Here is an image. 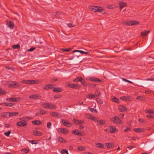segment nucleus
I'll return each instance as SVG.
<instances>
[{"instance_id":"54","label":"nucleus","mask_w":154,"mask_h":154,"mask_svg":"<svg viewBox=\"0 0 154 154\" xmlns=\"http://www.w3.org/2000/svg\"><path fill=\"white\" fill-rule=\"evenodd\" d=\"M115 7L114 5H108L107 6V8L108 9H112Z\"/></svg>"},{"instance_id":"37","label":"nucleus","mask_w":154,"mask_h":154,"mask_svg":"<svg viewBox=\"0 0 154 154\" xmlns=\"http://www.w3.org/2000/svg\"><path fill=\"white\" fill-rule=\"evenodd\" d=\"M6 93V91L3 89L0 88V95H5Z\"/></svg>"},{"instance_id":"26","label":"nucleus","mask_w":154,"mask_h":154,"mask_svg":"<svg viewBox=\"0 0 154 154\" xmlns=\"http://www.w3.org/2000/svg\"><path fill=\"white\" fill-rule=\"evenodd\" d=\"M57 139L58 141L60 143H65L66 142L63 137H58Z\"/></svg>"},{"instance_id":"62","label":"nucleus","mask_w":154,"mask_h":154,"mask_svg":"<svg viewBox=\"0 0 154 154\" xmlns=\"http://www.w3.org/2000/svg\"><path fill=\"white\" fill-rule=\"evenodd\" d=\"M136 99L140 100H142L143 99V97L140 96H138L137 97Z\"/></svg>"},{"instance_id":"47","label":"nucleus","mask_w":154,"mask_h":154,"mask_svg":"<svg viewBox=\"0 0 154 154\" xmlns=\"http://www.w3.org/2000/svg\"><path fill=\"white\" fill-rule=\"evenodd\" d=\"M72 49V48H69L66 49H61V50L65 52H68L70 51Z\"/></svg>"},{"instance_id":"5","label":"nucleus","mask_w":154,"mask_h":154,"mask_svg":"<svg viewBox=\"0 0 154 154\" xmlns=\"http://www.w3.org/2000/svg\"><path fill=\"white\" fill-rule=\"evenodd\" d=\"M86 80L96 82H100L101 81L97 78L93 77H88L86 78Z\"/></svg>"},{"instance_id":"9","label":"nucleus","mask_w":154,"mask_h":154,"mask_svg":"<svg viewBox=\"0 0 154 154\" xmlns=\"http://www.w3.org/2000/svg\"><path fill=\"white\" fill-rule=\"evenodd\" d=\"M57 131L58 133L63 134H67L68 133V131L65 128H58Z\"/></svg>"},{"instance_id":"64","label":"nucleus","mask_w":154,"mask_h":154,"mask_svg":"<svg viewBox=\"0 0 154 154\" xmlns=\"http://www.w3.org/2000/svg\"><path fill=\"white\" fill-rule=\"evenodd\" d=\"M14 104L12 103H9L8 106L9 107H11L14 105Z\"/></svg>"},{"instance_id":"57","label":"nucleus","mask_w":154,"mask_h":154,"mask_svg":"<svg viewBox=\"0 0 154 154\" xmlns=\"http://www.w3.org/2000/svg\"><path fill=\"white\" fill-rule=\"evenodd\" d=\"M138 121H139V122H140L141 123H143V122H145V120L143 119H138Z\"/></svg>"},{"instance_id":"50","label":"nucleus","mask_w":154,"mask_h":154,"mask_svg":"<svg viewBox=\"0 0 154 154\" xmlns=\"http://www.w3.org/2000/svg\"><path fill=\"white\" fill-rule=\"evenodd\" d=\"M96 101L97 103L100 104H102L103 103V101L97 98L96 100Z\"/></svg>"},{"instance_id":"8","label":"nucleus","mask_w":154,"mask_h":154,"mask_svg":"<svg viewBox=\"0 0 154 154\" xmlns=\"http://www.w3.org/2000/svg\"><path fill=\"white\" fill-rule=\"evenodd\" d=\"M62 123L65 126L67 127H70L72 126V124L69 123L68 121L64 119L61 120Z\"/></svg>"},{"instance_id":"45","label":"nucleus","mask_w":154,"mask_h":154,"mask_svg":"<svg viewBox=\"0 0 154 154\" xmlns=\"http://www.w3.org/2000/svg\"><path fill=\"white\" fill-rule=\"evenodd\" d=\"M81 84L83 85L84 86H87V84L86 83L85 81L83 79V80H82V81H80Z\"/></svg>"},{"instance_id":"22","label":"nucleus","mask_w":154,"mask_h":154,"mask_svg":"<svg viewBox=\"0 0 154 154\" xmlns=\"http://www.w3.org/2000/svg\"><path fill=\"white\" fill-rule=\"evenodd\" d=\"M38 81L33 80H27V84H37Z\"/></svg>"},{"instance_id":"13","label":"nucleus","mask_w":154,"mask_h":154,"mask_svg":"<svg viewBox=\"0 0 154 154\" xmlns=\"http://www.w3.org/2000/svg\"><path fill=\"white\" fill-rule=\"evenodd\" d=\"M119 5L120 7V9L121 10L124 7L127 6V3L122 1H120L119 2Z\"/></svg>"},{"instance_id":"53","label":"nucleus","mask_w":154,"mask_h":154,"mask_svg":"<svg viewBox=\"0 0 154 154\" xmlns=\"http://www.w3.org/2000/svg\"><path fill=\"white\" fill-rule=\"evenodd\" d=\"M47 127L48 128H51V122H49L47 124Z\"/></svg>"},{"instance_id":"17","label":"nucleus","mask_w":154,"mask_h":154,"mask_svg":"<svg viewBox=\"0 0 154 154\" xmlns=\"http://www.w3.org/2000/svg\"><path fill=\"white\" fill-rule=\"evenodd\" d=\"M134 131L137 133L142 132L144 131V129L143 128H134Z\"/></svg>"},{"instance_id":"16","label":"nucleus","mask_w":154,"mask_h":154,"mask_svg":"<svg viewBox=\"0 0 154 154\" xmlns=\"http://www.w3.org/2000/svg\"><path fill=\"white\" fill-rule=\"evenodd\" d=\"M56 108L55 106L51 103H48L47 109H53Z\"/></svg>"},{"instance_id":"29","label":"nucleus","mask_w":154,"mask_h":154,"mask_svg":"<svg viewBox=\"0 0 154 154\" xmlns=\"http://www.w3.org/2000/svg\"><path fill=\"white\" fill-rule=\"evenodd\" d=\"M106 145L107 148H112L114 147V145L113 143H106Z\"/></svg>"},{"instance_id":"23","label":"nucleus","mask_w":154,"mask_h":154,"mask_svg":"<svg viewBox=\"0 0 154 154\" xmlns=\"http://www.w3.org/2000/svg\"><path fill=\"white\" fill-rule=\"evenodd\" d=\"M73 121L74 123L75 124H82L84 123L82 121L75 119H73Z\"/></svg>"},{"instance_id":"40","label":"nucleus","mask_w":154,"mask_h":154,"mask_svg":"<svg viewBox=\"0 0 154 154\" xmlns=\"http://www.w3.org/2000/svg\"><path fill=\"white\" fill-rule=\"evenodd\" d=\"M29 150L28 149L24 148L21 150V151H22L24 154H26L28 152Z\"/></svg>"},{"instance_id":"58","label":"nucleus","mask_w":154,"mask_h":154,"mask_svg":"<svg viewBox=\"0 0 154 154\" xmlns=\"http://www.w3.org/2000/svg\"><path fill=\"white\" fill-rule=\"evenodd\" d=\"M91 120H93L94 121H96L97 120V119L96 117L92 116L91 118Z\"/></svg>"},{"instance_id":"20","label":"nucleus","mask_w":154,"mask_h":154,"mask_svg":"<svg viewBox=\"0 0 154 154\" xmlns=\"http://www.w3.org/2000/svg\"><path fill=\"white\" fill-rule=\"evenodd\" d=\"M33 134L35 136H41L42 135V133L39 131L34 130L33 131Z\"/></svg>"},{"instance_id":"39","label":"nucleus","mask_w":154,"mask_h":154,"mask_svg":"<svg viewBox=\"0 0 154 154\" xmlns=\"http://www.w3.org/2000/svg\"><path fill=\"white\" fill-rule=\"evenodd\" d=\"M87 97V98H93L95 97H96L95 96L94 94H89L87 96H86Z\"/></svg>"},{"instance_id":"4","label":"nucleus","mask_w":154,"mask_h":154,"mask_svg":"<svg viewBox=\"0 0 154 154\" xmlns=\"http://www.w3.org/2000/svg\"><path fill=\"white\" fill-rule=\"evenodd\" d=\"M110 121L115 123L120 124L122 123V122L119 118L116 116H114L110 119Z\"/></svg>"},{"instance_id":"60","label":"nucleus","mask_w":154,"mask_h":154,"mask_svg":"<svg viewBox=\"0 0 154 154\" xmlns=\"http://www.w3.org/2000/svg\"><path fill=\"white\" fill-rule=\"evenodd\" d=\"M21 82L22 83L25 84H27V80H23L21 81Z\"/></svg>"},{"instance_id":"2","label":"nucleus","mask_w":154,"mask_h":154,"mask_svg":"<svg viewBox=\"0 0 154 154\" xmlns=\"http://www.w3.org/2000/svg\"><path fill=\"white\" fill-rule=\"evenodd\" d=\"M104 131L108 133H115L117 132L118 131L115 127L109 126L104 130Z\"/></svg>"},{"instance_id":"35","label":"nucleus","mask_w":154,"mask_h":154,"mask_svg":"<svg viewBox=\"0 0 154 154\" xmlns=\"http://www.w3.org/2000/svg\"><path fill=\"white\" fill-rule=\"evenodd\" d=\"M39 112L42 115L45 114L47 112L45 110L42 109H40L38 110Z\"/></svg>"},{"instance_id":"44","label":"nucleus","mask_w":154,"mask_h":154,"mask_svg":"<svg viewBox=\"0 0 154 154\" xmlns=\"http://www.w3.org/2000/svg\"><path fill=\"white\" fill-rule=\"evenodd\" d=\"M85 116L86 118L89 119H91V118L92 116L90 114L88 113H85Z\"/></svg>"},{"instance_id":"7","label":"nucleus","mask_w":154,"mask_h":154,"mask_svg":"<svg viewBox=\"0 0 154 154\" xmlns=\"http://www.w3.org/2000/svg\"><path fill=\"white\" fill-rule=\"evenodd\" d=\"M50 115L52 116L58 118L62 117V115L60 113L57 112H50Z\"/></svg>"},{"instance_id":"10","label":"nucleus","mask_w":154,"mask_h":154,"mask_svg":"<svg viewBox=\"0 0 154 154\" xmlns=\"http://www.w3.org/2000/svg\"><path fill=\"white\" fill-rule=\"evenodd\" d=\"M66 85H67L70 88L74 89H76V88L78 87L79 85V84H74L69 83H67Z\"/></svg>"},{"instance_id":"12","label":"nucleus","mask_w":154,"mask_h":154,"mask_svg":"<svg viewBox=\"0 0 154 154\" xmlns=\"http://www.w3.org/2000/svg\"><path fill=\"white\" fill-rule=\"evenodd\" d=\"M54 87V85L53 84H48L45 85L43 88L45 90H49L52 89Z\"/></svg>"},{"instance_id":"49","label":"nucleus","mask_w":154,"mask_h":154,"mask_svg":"<svg viewBox=\"0 0 154 154\" xmlns=\"http://www.w3.org/2000/svg\"><path fill=\"white\" fill-rule=\"evenodd\" d=\"M66 153L67 154H69L68 151L67 150L63 149L61 151V153L63 154Z\"/></svg>"},{"instance_id":"63","label":"nucleus","mask_w":154,"mask_h":154,"mask_svg":"<svg viewBox=\"0 0 154 154\" xmlns=\"http://www.w3.org/2000/svg\"><path fill=\"white\" fill-rule=\"evenodd\" d=\"M35 49V48H31L29 49L28 50V51H32L34 50Z\"/></svg>"},{"instance_id":"42","label":"nucleus","mask_w":154,"mask_h":154,"mask_svg":"<svg viewBox=\"0 0 154 154\" xmlns=\"http://www.w3.org/2000/svg\"><path fill=\"white\" fill-rule=\"evenodd\" d=\"M48 103H42V107L45 108L47 109Z\"/></svg>"},{"instance_id":"30","label":"nucleus","mask_w":154,"mask_h":154,"mask_svg":"<svg viewBox=\"0 0 154 154\" xmlns=\"http://www.w3.org/2000/svg\"><path fill=\"white\" fill-rule=\"evenodd\" d=\"M14 26V24L13 21H11L9 22L8 26L11 29H13Z\"/></svg>"},{"instance_id":"32","label":"nucleus","mask_w":154,"mask_h":154,"mask_svg":"<svg viewBox=\"0 0 154 154\" xmlns=\"http://www.w3.org/2000/svg\"><path fill=\"white\" fill-rule=\"evenodd\" d=\"M18 112H8L9 117L18 115Z\"/></svg>"},{"instance_id":"31","label":"nucleus","mask_w":154,"mask_h":154,"mask_svg":"<svg viewBox=\"0 0 154 154\" xmlns=\"http://www.w3.org/2000/svg\"><path fill=\"white\" fill-rule=\"evenodd\" d=\"M33 124L36 125H40L42 124V122L39 120H34L32 122Z\"/></svg>"},{"instance_id":"38","label":"nucleus","mask_w":154,"mask_h":154,"mask_svg":"<svg viewBox=\"0 0 154 154\" xmlns=\"http://www.w3.org/2000/svg\"><path fill=\"white\" fill-rule=\"evenodd\" d=\"M73 52H80L81 53H82V54H88V52H85L79 50H74Z\"/></svg>"},{"instance_id":"18","label":"nucleus","mask_w":154,"mask_h":154,"mask_svg":"<svg viewBox=\"0 0 154 154\" xmlns=\"http://www.w3.org/2000/svg\"><path fill=\"white\" fill-rule=\"evenodd\" d=\"M96 146L98 148H104V145L103 144L100 143H96Z\"/></svg>"},{"instance_id":"6","label":"nucleus","mask_w":154,"mask_h":154,"mask_svg":"<svg viewBox=\"0 0 154 154\" xmlns=\"http://www.w3.org/2000/svg\"><path fill=\"white\" fill-rule=\"evenodd\" d=\"M21 98H18L17 97H9L7 98L6 100L8 101L16 102L21 100Z\"/></svg>"},{"instance_id":"21","label":"nucleus","mask_w":154,"mask_h":154,"mask_svg":"<svg viewBox=\"0 0 154 154\" xmlns=\"http://www.w3.org/2000/svg\"><path fill=\"white\" fill-rule=\"evenodd\" d=\"M72 133L75 135H78L79 136H81L82 135V133L80 132H79V130L78 129L73 130Z\"/></svg>"},{"instance_id":"27","label":"nucleus","mask_w":154,"mask_h":154,"mask_svg":"<svg viewBox=\"0 0 154 154\" xmlns=\"http://www.w3.org/2000/svg\"><path fill=\"white\" fill-rule=\"evenodd\" d=\"M83 80V78L80 76L78 77H77L75 78L73 80V81L75 82H79L82 81V80Z\"/></svg>"},{"instance_id":"24","label":"nucleus","mask_w":154,"mask_h":154,"mask_svg":"<svg viewBox=\"0 0 154 154\" xmlns=\"http://www.w3.org/2000/svg\"><path fill=\"white\" fill-rule=\"evenodd\" d=\"M150 32L149 30H145L141 32V34L142 36H146Z\"/></svg>"},{"instance_id":"51","label":"nucleus","mask_w":154,"mask_h":154,"mask_svg":"<svg viewBox=\"0 0 154 154\" xmlns=\"http://www.w3.org/2000/svg\"><path fill=\"white\" fill-rule=\"evenodd\" d=\"M12 47L14 49H17L19 47H20V45L19 44L14 45L12 46Z\"/></svg>"},{"instance_id":"33","label":"nucleus","mask_w":154,"mask_h":154,"mask_svg":"<svg viewBox=\"0 0 154 154\" xmlns=\"http://www.w3.org/2000/svg\"><path fill=\"white\" fill-rule=\"evenodd\" d=\"M29 97L32 99H37L38 98V96L37 94H33L30 95Z\"/></svg>"},{"instance_id":"3","label":"nucleus","mask_w":154,"mask_h":154,"mask_svg":"<svg viewBox=\"0 0 154 154\" xmlns=\"http://www.w3.org/2000/svg\"><path fill=\"white\" fill-rule=\"evenodd\" d=\"M139 23L135 20L127 21L124 22L123 24L126 26H133L137 25Z\"/></svg>"},{"instance_id":"14","label":"nucleus","mask_w":154,"mask_h":154,"mask_svg":"<svg viewBox=\"0 0 154 154\" xmlns=\"http://www.w3.org/2000/svg\"><path fill=\"white\" fill-rule=\"evenodd\" d=\"M7 84L11 86L17 85V86L19 87L20 85H18V83L16 82L10 81L7 82Z\"/></svg>"},{"instance_id":"59","label":"nucleus","mask_w":154,"mask_h":154,"mask_svg":"<svg viewBox=\"0 0 154 154\" xmlns=\"http://www.w3.org/2000/svg\"><path fill=\"white\" fill-rule=\"evenodd\" d=\"M54 98L56 99L58 98H60L61 97V96L58 94L54 96Z\"/></svg>"},{"instance_id":"25","label":"nucleus","mask_w":154,"mask_h":154,"mask_svg":"<svg viewBox=\"0 0 154 154\" xmlns=\"http://www.w3.org/2000/svg\"><path fill=\"white\" fill-rule=\"evenodd\" d=\"M0 116L2 118L8 117H9L8 112H2L1 113Z\"/></svg>"},{"instance_id":"28","label":"nucleus","mask_w":154,"mask_h":154,"mask_svg":"<svg viewBox=\"0 0 154 154\" xmlns=\"http://www.w3.org/2000/svg\"><path fill=\"white\" fill-rule=\"evenodd\" d=\"M53 91L56 92H60L62 91V89L60 88H54Z\"/></svg>"},{"instance_id":"19","label":"nucleus","mask_w":154,"mask_h":154,"mask_svg":"<svg viewBox=\"0 0 154 154\" xmlns=\"http://www.w3.org/2000/svg\"><path fill=\"white\" fill-rule=\"evenodd\" d=\"M106 124V121L104 120H98L97 121V124L98 125H103Z\"/></svg>"},{"instance_id":"52","label":"nucleus","mask_w":154,"mask_h":154,"mask_svg":"<svg viewBox=\"0 0 154 154\" xmlns=\"http://www.w3.org/2000/svg\"><path fill=\"white\" fill-rule=\"evenodd\" d=\"M99 94H100L99 91H98V90H97L95 91V94H94V95L96 97H98L99 95Z\"/></svg>"},{"instance_id":"34","label":"nucleus","mask_w":154,"mask_h":154,"mask_svg":"<svg viewBox=\"0 0 154 154\" xmlns=\"http://www.w3.org/2000/svg\"><path fill=\"white\" fill-rule=\"evenodd\" d=\"M154 110H152L150 109H146L145 110V112L147 113L150 114H153L154 113Z\"/></svg>"},{"instance_id":"43","label":"nucleus","mask_w":154,"mask_h":154,"mask_svg":"<svg viewBox=\"0 0 154 154\" xmlns=\"http://www.w3.org/2000/svg\"><path fill=\"white\" fill-rule=\"evenodd\" d=\"M28 141L29 143H31L32 144H37L38 143V142H37V141L36 140H28Z\"/></svg>"},{"instance_id":"36","label":"nucleus","mask_w":154,"mask_h":154,"mask_svg":"<svg viewBox=\"0 0 154 154\" xmlns=\"http://www.w3.org/2000/svg\"><path fill=\"white\" fill-rule=\"evenodd\" d=\"M111 100L113 102L116 103H118L119 102V99L114 96H112L111 98Z\"/></svg>"},{"instance_id":"46","label":"nucleus","mask_w":154,"mask_h":154,"mask_svg":"<svg viewBox=\"0 0 154 154\" xmlns=\"http://www.w3.org/2000/svg\"><path fill=\"white\" fill-rule=\"evenodd\" d=\"M85 147L81 146H79L78 147V149L81 151H82L85 149Z\"/></svg>"},{"instance_id":"1","label":"nucleus","mask_w":154,"mask_h":154,"mask_svg":"<svg viewBox=\"0 0 154 154\" xmlns=\"http://www.w3.org/2000/svg\"><path fill=\"white\" fill-rule=\"evenodd\" d=\"M88 8L90 11L95 12H102L104 10V9L103 8L93 5L89 6Z\"/></svg>"},{"instance_id":"15","label":"nucleus","mask_w":154,"mask_h":154,"mask_svg":"<svg viewBox=\"0 0 154 154\" xmlns=\"http://www.w3.org/2000/svg\"><path fill=\"white\" fill-rule=\"evenodd\" d=\"M118 109L120 112H125L127 110V109L126 107L121 105L119 106Z\"/></svg>"},{"instance_id":"56","label":"nucleus","mask_w":154,"mask_h":154,"mask_svg":"<svg viewBox=\"0 0 154 154\" xmlns=\"http://www.w3.org/2000/svg\"><path fill=\"white\" fill-rule=\"evenodd\" d=\"M69 27H73L75 26V25L73 23H69L68 24Z\"/></svg>"},{"instance_id":"11","label":"nucleus","mask_w":154,"mask_h":154,"mask_svg":"<svg viewBox=\"0 0 154 154\" xmlns=\"http://www.w3.org/2000/svg\"><path fill=\"white\" fill-rule=\"evenodd\" d=\"M27 125V122L26 121H24L23 122L20 121L18 122L17 123V126L22 127L24 126Z\"/></svg>"},{"instance_id":"41","label":"nucleus","mask_w":154,"mask_h":154,"mask_svg":"<svg viewBox=\"0 0 154 154\" xmlns=\"http://www.w3.org/2000/svg\"><path fill=\"white\" fill-rule=\"evenodd\" d=\"M120 99L122 100L127 101L129 100V97H121Z\"/></svg>"},{"instance_id":"55","label":"nucleus","mask_w":154,"mask_h":154,"mask_svg":"<svg viewBox=\"0 0 154 154\" xmlns=\"http://www.w3.org/2000/svg\"><path fill=\"white\" fill-rule=\"evenodd\" d=\"M131 130V128H130L126 127V128L124 130V131L125 132H128Z\"/></svg>"},{"instance_id":"61","label":"nucleus","mask_w":154,"mask_h":154,"mask_svg":"<svg viewBox=\"0 0 154 154\" xmlns=\"http://www.w3.org/2000/svg\"><path fill=\"white\" fill-rule=\"evenodd\" d=\"M146 117L150 119H152L153 118V117L151 115H146Z\"/></svg>"},{"instance_id":"48","label":"nucleus","mask_w":154,"mask_h":154,"mask_svg":"<svg viewBox=\"0 0 154 154\" xmlns=\"http://www.w3.org/2000/svg\"><path fill=\"white\" fill-rule=\"evenodd\" d=\"M11 130H9L7 132H5L4 133V134L7 137H9L10 134L11 133Z\"/></svg>"}]
</instances>
